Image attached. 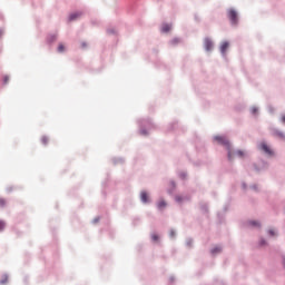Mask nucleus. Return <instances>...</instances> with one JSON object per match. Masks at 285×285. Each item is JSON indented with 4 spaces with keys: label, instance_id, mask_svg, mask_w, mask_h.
<instances>
[{
    "label": "nucleus",
    "instance_id": "nucleus-1",
    "mask_svg": "<svg viewBox=\"0 0 285 285\" xmlns=\"http://www.w3.org/2000/svg\"><path fill=\"white\" fill-rule=\"evenodd\" d=\"M215 141H218L222 146H226V149L228 151V159L229 161H233V159H235V155L237 157H245L246 156V153L242 151V150H237L236 153H233L230 150V142H228V139L224 136H215Z\"/></svg>",
    "mask_w": 285,
    "mask_h": 285
},
{
    "label": "nucleus",
    "instance_id": "nucleus-2",
    "mask_svg": "<svg viewBox=\"0 0 285 285\" xmlns=\"http://www.w3.org/2000/svg\"><path fill=\"white\" fill-rule=\"evenodd\" d=\"M227 16H228L230 23L233 26H237V23L239 21V19L237 18V11H235V9H229Z\"/></svg>",
    "mask_w": 285,
    "mask_h": 285
},
{
    "label": "nucleus",
    "instance_id": "nucleus-3",
    "mask_svg": "<svg viewBox=\"0 0 285 285\" xmlns=\"http://www.w3.org/2000/svg\"><path fill=\"white\" fill-rule=\"evenodd\" d=\"M259 150H263L265 155H268L269 157H273L274 153L273 149L266 144V142H261L259 144Z\"/></svg>",
    "mask_w": 285,
    "mask_h": 285
},
{
    "label": "nucleus",
    "instance_id": "nucleus-4",
    "mask_svg": "<svg viewBox=\"0 0 285 285\" xmlns=\"http://www.w3.org/2000/svg\"><path fill=\"white\" fill-rule=\"evenodd\" d=\"M204 46H205V50H207V51L213 50V40L206 38V39L204 40Z\"/></svg>",
    "mask_w": 285,
    "mask_h": 285
},
{
    "label": "nucleus",
    "instance_id": "nucleus-5",
    "mask_svg": "<svg viewBox=\"0 0 285 285\" xmlns=\"http://www.w3.org/2000/svg\"><path fill=\"white\" fill-rule=\"evenodd\" d=\"M230 45L227 42V41H225V42H223L222 45H220V52H222V55H226V51L228 50V47H229Z\"/></svg>",
    "mask_w": 285,
    "mask_h": 285
},
{
    "label": "nucleus",
    "instance_id": "nucleus-6",
    "mask_svg": "<svg viewBox=\"0 0 285 285\" xmlns=\"http://www.w3.org/2000/svg\"><path fill=\"white\" fill-rule=\"evenodd\" d=\"M81 12H75V13H71L69 16V21H77V19H79V17H81Z\"/></svg>",
    "mask_w": 285,
    "mask_h": 285
},
{
    "label": "nucleus",
    "instance_id": "nucleus-7",
    "mask_svg": "<svg viewBox=\"0 0 285 285\" xmlns=\"http://www.w3.org/2000/svg\"><path fill=\"white\" fill-rule=\"evenodd\" d=\"M140 199L144 204H148V193L141 191L140 193Z\"/></svg>",
    "mask_w": 285,
    "mask_h": 285
},
{
    "label": "nucleus",
    "instance_id": "nucleus-8",
    "mask_svg": "<svg viewBox=\"0 0 285 285\" xmlns=\"http://www.w3.org/2000/svg\"><path fill=\"white\" fill-rule=\"evenodd\" d=\"M171 28H173V27H171L170 24L165 23V24H163V27H161V32H170Z\"/></svg>",
    "mask_w": 285,
    "mask_h": 285
},
{
    "label": "nucleus",
    "instance_id": "nucleus-9",
    "mask_svg": "<svg viewBox=\"0 0 285 285\" xmlns=\"http://www.w3.org/2000/svg\"><path fill=\"white\" fill-rule=\"evenodd\" d=\"M166 207V200L161 199L158 202V208L159 210H164V208Z\"/></svg>",
    "mask_w": 285,
    "mask_h": 285
},
{
    "label": "nucleus",
    "instance_id": "nucleus-10",
    "mask_svg": "<svg viewBox=\"0 0 285 285\" xmlns=\"http://www.w3.org/2000/svg\"><path fill=\"white\" fill-rule=\"evenodd\" d=\"M181 42V40L179 38H174L170 40V46H177Z\"/></svg>",
    "mask_w": 285,
    "mask_h": 285
},
{
    "label": "nucleus",
    "instance_id": "nucleus-11",
    "mask_svg": "<svg viewBox=\"0 0 285 285\" xmlns=\"http://www.w3.org/2000/svg\"><path fill=\"white\" fill-rule=\"evenodd\" d=\"M48 141H50V139L47 136L41 137V144H43V146H47Z\"/></svg>",
    "mask_w": 285,
    "mask_h": 285
},
{
    "label": "nucleus",
    "instance_id": "nucleus-12",
    "mask_svg": "<svg viewBox=\"0 0 285 285\" xmlns=\"http://www.w3.org/2000/svg\"><path fill=\"white\" fill-rule=\"evenodd\" d=\"M0 284H8V275H3Z\"/></svg>",
    "mask_w": 285,
    "mask_h": 285
},
{
    "label": "nucleus",
    "instance_id": "nucleus-13",
    "mask_svg": "<svg viewBox=\"0 0 285 285\" xmlns=\"http://www.w3.org/2000/svg\"><path fill=\"white\" fill-rule=\"evenodd\" d=\"M217 253H222V248L220 247H216L214 249H212V254L215 255Z\"/></svg>",
    "mask_w": 285,
    "mask_h": 285
},
{
    "label": "nucleus",
    "instance_id": "nucleus-14",
    "mask_svg": "<svg viewBox=\"0 0 285 285\" xmlns=\"http://www.w3.org/2000/svg\"><path fill=\"white\" fill-rule=\"evenodd\" d=\"M66 50V47L63 45L58 46V52H63Z\"/></svg>",
    "mask_w": 285,
    "mask_h": 285
},
{
    "label": "nucleus",
    "instance_id": "nucleus-15",
    "mask_svg": "<svg viewBox=\"0 0 285 285\" xmlns=\"http://www.w3.org/2000/svg\"><path fill=\"white\" fill-rule=\"evenodd\" d=\"M276 137H281V139H284V134L283 132H279V131H276Z\"/></svg>",
    "mask_w": 285,
    "mask_h": 285
},
{
    "label": "nucleus",
    "instance_id": "nucleus-16",
    "mask_svg": "<svg viewBox=\"0 0 285 285\" xmlns=\"http://www.w3.org/2000/svg\"><path fill=\"white\" fill-rule=\"evenodd\" d=\"M3 228H6V223L0 220V230H3Z\"/></svg>",
    "mask_w": 285,
    "mask_h": 285
},
{
    "label": "nucleus",
    "instance_id": "nucleus-17",
    "mask_svg": "<svg viewBox=\"0 0 285 285\" xmlns=\"http://www.w3.org/2000/svg\"><path fill=\"white\" fill-rule=\"evenodd\" d=\"M151 238H153L154 242H158V240H159V236H157V234H154V235L151 236Z\"/></svg>",
    "mask_w": 285,
    "mask_h": 285
},
{
    "label": "nucleus",
    "instance_id": "nucleus-18",
    "mask_svg": "<svg viewBox=\"0 0 285 285\" xmlns=\"http://www.w3.org/2000/svg\"><path fill=\"white\" fill-rule=\"evenodd\" d=\"M0 206H1V207L6 206V199L0 198Z\"/></svg>",
    "mask_w": 285,
    "mask_h": 285
},
{
    "label": "nucleus",
    "instance_id": "nucleus-19",
    "mask_svg": "<svg viewBox=\"0 0 285 285\" xmlns=\"http://www.w3.org/2000/svg\"><path fill=\"white\" fill-rule=\"evenodd\" d=\"M8 81H10V78L8 76L3 77V83H8Z\"/></svg>",
    "mask_w": 285,
    "mask_h": 285
},
{
    "label": "nucleus",
    "instance_id": "nucleus-20",
    "mask_svg": "<svg viewBox=\"0 0 285 285\" xmlns=\"http://www.w3.org/2000/svg\"><path fill=\"white\" fill-rule=\"evenodd\" d=\"M269 235H272V237H275V230L271 229Z\"/></svg>",
    "mask_w": 285,
    "mask_h": 285
},
{
    "label": "nucleus",
    "instance_id": "nucleus-21",
    "mask_svg": "<svg viewBox=\"0 0 285 285\" xmlns=\"http://www.w3.org/2000/svg\"><path fill=\"white\" fill-rule=\"evenodd\" d=\"M250 224H252L253 226H259V223H257V222H250Z\"/></svg>",
    "mask_w": 285,
    "mask_h": 285
},
{
    "label": "nucleus",
    "instance_id": "nucleus-22",
    "mask_svg": "<svg viewBox=\"0 0 285 285\" xmlns=\"http://www.w3.org/2000/svg\"><path fill=\"white\" fill-rule=\"evenodd\" d=\"M252 112H253V115H256L257 114V108H253Z\"/></svg>",
    "mask_w": 285,
    "mask_h": 285
},
{
    "label": "nucleus",
    "instance_id": "nucleus-23",
    "mask_svg": "<svg viewBox=\"0 0 285 285\" xmlns=\"http://www.w3.org/2000/svg\"><path fill=\"white\" fill-rule=\"evenodd\" d=\"M281 120L283 121V124H285V115L282 116Z\"/></svg>",
    "mask_w": 285,
    "mask_h": 285
},
{
    "label": "nucleus",
    "instance_id": "nucleus-24",
    "mask_svg": "<svg viewBox=\"0 0 285 285\" xmlns=\"http://www.w3.org/2000/svg\"><path fill=\"white\" fill-rule=\"evenodd\" d=\"M170 237H175V232L174 230L170 232Z\"/></svg>",
    "mask_w": 285,
    "mask_h": 285
},
{
    "label": "nucleus",
    "instance_id": "nucleus-25",
    "mask_svg": "<svg viewBox=\"0 0 285 285\" xmlns=\"http://www.w3.org/2000/svg\"><path fill=\"white\" fill-rule=\"evenodd\" d=\"M176 200H177V202H181V198H180V197H176Z\"/></svg>",
    "mask_w": 285,
    "mask_h": 285
},
{
    "label": "nucleus",
    "instance_id": "nucleus-26",
    "mask_svg": "<svg viewBox=\"0 0 285 285\" xmlns=\"http://www.w3.org/2000/svg\"><path fill=\"white\" fill-rule=\"evenodd\" d=\"M1 35H3V30L0 29V37H1Z\"/></svg>",
    "mask_w": 285,
    "mask_h": 285
}]
</instances>
